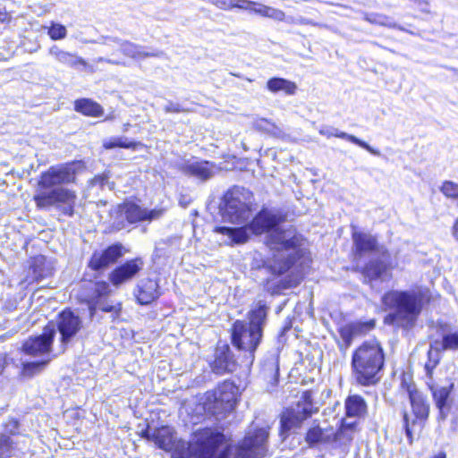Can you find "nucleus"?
I'll list each match as a JSON object with an SVG mask.
<instances>
[{
	"label": "nucleus",
	"mask_w": 458,
	"mask_h": 458,
	"mask_svg": "<svg viewBox=\"0 0 458 458\" xmlns=\"http://www.w3.org/2000/svg\"><path fill=\"white\" fill-rule=\"evenodd\" d=\"M103 146L106 149L114 148H133L135 143L126 137H114L105 140Z\"/></svg>",
	"instance_id": "obj_36"
},
{
	"label": "nucleus",
	"mask_w": 458,
	"mask_h": 458,
	"mask_svg": "<svg viewBox=\"0 0 458 458\" xmlns=\"http://www.w3.org/2000/svg\"><path fill=\"white\" fill-rule=\"evenodd\" d=\"M433 458H445V454L444 453H440L437 455L434 456Z\"/></svg>",
	"instance_id": "obj_57"
},
{
	"label": "nucleus",
	"mask_w": 458,
	"mask_h": 458,
	"mask_svg": "<svg viewBox=\"0 0 458 458\" xmlns=\"http://www.w3.org/2000/svg\"><path fill=\"white\" fill-rule=\"evenodd\" d=\"M13 442L9 436H0V458H7L12 455Z\"/></svg>",
	"instance_id": "obj_39"
},
{
	"label": "nucleus",
	"mask_w": 458,
	"mask_h": 458,
	"mask_svg": "<svg viewBox=\"0 0 458 458\" xmlns=\"http://www.w3.org/2000/svg\"><path fill=\"white\" fill-rule=\"evenodd\" d=\"M453 236L458 241V218L455 220L453 225Z\"/></svg>",
	"instance_id": "obj_54"
},
{
	"label": "nucleus",
	"mask_w": 458,
	"mask_h": 458,
	"mask_svg": "<svg viewBox=\"0 0 458 458\" xmlns=\"http://www.w3.org/2000/svg\"><path fill=\"white\" fill-rule=\"evenodd\" d=\"M90 185L92 187L98 186L99 188L103 189L106 186H108L109 189V178L106 174L102 175H97L90 181Z\"/></svg>",
	"instance_id": "obj_43"
},
{
	"label": "nucleus",
	"mask_w": 458,
	"mask_h": 458,
	"mask_svg": "<svg viewBox=\"0 0 458 458\" xmlns=\"http://www.w3.org/2000/svg\"><path fill=\"white\" fill-rule=\"evenodd\" d=\"M268 431L259 428L247 435L236 448L234 458H262L267 451Z\"/></svg>",
	"instance_id": "obj_11"
},
{
	"label": "nucleus",
	"mask_w": 458,
	"mask_h": 458,
	"mask_svg": "<svg viewBox=\"0 0 458 458\" xmlns=\"http://www.w3.org/2000/svg\"><path fill=\"white\" fill-rule=\"evenodd\" d=\"M74 108L84 115L99 117L103 114L102 106L89 98H81L75 101Z\"/></svg>",
	"instance_id": "obj_29"
},
{
	"label": "nucleus",
	"mask_w": 458,
	"mask_h": 458,
	"mask_svg": "<svg viewBox=\"0 0 458 458\" xmlns=\"http://www.w3.org/2000/svg\"><path fill=\"white\" fill-rule=\"evenodd\" d=\"M138 301L142 305L151 303L158 297L157 284L153 280H146L139 284L138 293L136 294Z\"/></svg>",
	"instance_id": "obj_28"
},
{
	"label": "nucleus",
	"mask_w": 458,
	"mask_h": 458,
	"mask_svg": "<svg viewBox=\"0 0 458 458\" xmlns=\"http://www.w3.org/2000/svg\"><path fill=\"white\" fill-rule=\"evenodd\" d=\"M420 420L414 417L413 413L409 414L407 411L403 412V424L405 430L406 437L410 444L413 441V432Z\"/></svg>",
	"instance_id": "obj_34"
},
{
	"label": "nucleus",
	"mask_w": 458,
	"mask_h": 458,
	"mask_svg": "<svg viewBox=\"0 0 458 458\" xmlns=\"http://www.w3.org/2000/svg\"><path fill=\"white\" fill-rule=\"evenodd\" d=\"M365 283L371 284L375 280L382 282L391 278L386 264L379 259H371L362 269Z\"/></svg>",
	"instance_id": "obj_20"
},
{
	"label": "nucleus",
	"mask_w": 458,
	"mask_h": 458,
	"mask_svg": "<svg viewBox=\"0 0 458 458\" xmlns=\"http://www.w3.org/2000/svg\"><path fill=\"white\" fill-rule=\"evenodd\" d=\"M357 420L348 421L347 419L343 420L342 425L337 431H334L332 437V446L334 448L345 449L352 441L356 433Z\"/></svg>",
	"instance_id": "obj_18"
},
{
	"label": "nucleus",
	"mask_w": 458,
	"mask_h": 458,
	"mask_svg": "<svg viewBox=\"0 0 458 458\" xmlns=\"http://www.w3.org/2000/svg\"><path fill=\"white\" fill-rule=\"evenodd\" d=\"M256 5V3L250 0H233V9L238 8L241 10H249L251 12L252 6Z\"/></svg>",
	"instance_id": "obj_45"
},
{
	"label": "nucleus",
	"mask_w": 458,
	"mask_h": 458,
	"mask_svg": "<svg viewBox=\"0 0 458 458\" xmlns=\"http://www.w3.org/2000/svg\"><path fill=\"white\" fill-rule=\"evenodd\" d=\"M96 306L104 312L113 313L114 318L118 317L122 310L121 303L110 304L109 302L101 300L97 301Z\"/></svg>",
	"instance_id": "obj_41"
},
{
	"label": "nucleus",
	"mask_w": 458,
	"mask_h": 458,
	"mask_svg": "<svg viewBox=\"0 0 458 458\" xmlns=\"http://www.w3.org/2000/svg\"><path fill=\"white\" fill-rule=\"evenodd\" d=\"M13 428H16L18 427L17 421H13Z\"/></svg>",
	"instance_id": "obj_60"
},
{
	"label": "nucleus",
	"mask_w": 458,
	"mask_h": 458,
	"mask_svg": "<svg viewBox=\"0 0 458 458\" xmlns=\"http://www.w3.org/2000/svg\"><path fill=\"white\" fill-rule=\"evenodd\" d=\"M237 368V362L233 359L228 345L217 346L215 352V360L211 369L216 374L233 372Z\"/></svg>",
	"instance_id": "obj_16"
},
{
	"label": "nucleus",
	"mask_w": 458,
	"mask_h": 458,
	"mask_svg": "<svg viewBox=\"0 0 458 458\" xmlns=\"http://www.w3.org/2000/svg\"><path fill=\"white\" fill-rule=\"evenodd\" d=\"M224 200L225 221L242 224L249 219L252 202V193L249 190L239 186L233 187L225 193Z\"/></svg>",
	"instance_id": "obj_8"
},
{
	"label": "nucleus",
	"mask_w": 458,
	"mask_h": 458,
	"mask_svg": "<svg viewBox=\"0 0 458 458\" xmlns=\"http://www.w3.org/2000/svg\"><path fill=\"white\" fill-rule=\"evenodd\" d=\"M96 62L97 63L105 62V63H107V64H115V65L123 64V63H121L119 61H115V60L108 59V58H104V57L97 58Z\"/></svg>",
	"instance_id": "obj_52"
},
{
	"label": "nucleus",
	"mask_w": 458,
	"mask_h": 458,
	"mask_svg": "<svg viewBox=\"0 0 458 458\" xmlns=\"http://www.w3.org/2000/svg\"><path fill=\"white\" fill-rule=\"evenodd\" d=\"M55 335L54 325H48L44 328L43 334L38 336L30 337L22 344V351L28 355L41 357L38 361H27L22 363V373L31 377L41 372L51 361L50 356L52 344Z\"/></svg>",
	"instance_id": "obj_7"
},
{
	"label": "nucleus",
	"mask_w": 458,
	"mask_h": 458,
	"mask_svg": "<svg viewBox=\"0 0 458 458\" xmlns=\"http://www.w3.org/2000/svg\"><path fill=\"white\" fill-rule=\"evenodd\" d=\"M30 269L36 281H39L52 274V267L43 256L36 257L33 259Z\"/></svg>",
	"instance_id": "obj_32"
},
{
	"label": "nucleus",
	"mask_w": 458,
	"mask_h": 458,
	"mask_svg": "<svg viewBox=\"0 0 458 458\" xmlns=\"http://www.w3.org/2000/svg\"><path fill=\"white\" fill-rule=\"evenodd\" d=\"M317 411L318 409L313 407L310 394L303 393L301 401L282 413L280 420L281 434L287 435L291 430L300 428L303 421Z\"/></svg>",
	"instance_id": "obj_10"
},
{
	"label": "nucleus",
	"mask_w": 458,
	"mask_h": 458,
	"mask_svg": "<svg viewBox=\"0 0 458 458\" xmlns=\"http://www.w3.org/2000/svg\"><path fill=\"white\" fill-rule=\"evenodd\" d=\"M333 435V428H322L318 425H316L308 430L305 436V441L310 447H314L320 445H332Z\"/></svg>",
	"instance_id": "obj_24"
},
{
	"label": "nucleus",
	"mask_w": 458,
	"mask_h": 458,
	"mask_svg": "<svg viewBox=\"0 0 458 458\" xmlns=\"http://www.w3.org/2000/svg\"><path fill=\"white\" fill-rule=\"evenodd\" d=\"M268 18L273 19L276 21H283L285 19V13L280 9H276L274 7L269 8Z\"/></svg>",
	"instance_id": "obj_46"
},
{
	"label": "nucleus",
	"mask_w": 458,
	"mask_h": 458,
	"mask_svg": "<svg viewBox=\"0 0 458 458\" xmlns=\"http://www.w3.org/2000/svg\"><path fill=\"white\" fill-rule=\"evenodd\" d=\"M298 25H311L318 28H327V25L326 24L316 22L310 19L302 16L298 17Z\"/></svg>",
	"instance_id": "obj_49"
},
{
	"label": "nucleus",
	"mask_w": 458,
	"mask_h": 458,
	"mask_svg": "<svg viewBox=\"0 0 458 458\" xmlns=\"http://www.w3.org/2000/svg\"><path fill=\"white\" fill-rule=\"evenodd\" d=\"M374 325V321L366 323L356 322L341 327L339 333L344 342V348H348L355 337L361 335L373 328Z\"/></svg>",
	"instance_id": "obj_23"
},
{
	"label": "nucleus",
	"mask_w": 458,
	"mask_h": 458,
	"mask_svg": "<svg viewBox=\"0 0 458 458\" xmlns=\"http://www.w3.org/2000/svg\"><path fill=\"white\" fill-rule=\"evenodd\" d=\"M284 21H285L287 24H290V25H294V24L298 25V17L285 15V19Z\"/></svg>",
	"instance_id": "obj_53"
},
{
	"label": "nucleus",
	"mask_w": 458,
	"mask_h": 458,
	"mask_svg": "<svg viewBox=\"0 0 458 458\" xmlns=\"http://www.w3.org/2000/svg\"><path fill=\"white\" fill-rule=\"evenodd\" d=\"M180 204H181L182 206H184V207H185V206L187 205V202H183V199H180Z\"/></svg>",
	"instance_id": "obj_59"
},
{
	"label": "nucleus",
	"mask_w": 458,
	"mask_h": 458,
	"mask_svg": "<svg viewBox=\"0 0 458 458\" xmlns=\"http://www.w3.org/2000/svg\"><path fill=\"white\" fill-rule=\"evenodd\" d=\"M363 19L366 21L375 25L385 26L389 28L396 27V23L394 22V21L391 17L383 13H363Z\"/></svg>",
	"instance_id": "obj_33"
},
{
	"label": "nucleus",
	"mask_w": 458,
	"mask_h": 458,
	"mask_svg": "<svg viewBox=\"0 0 458 458\" xmlns=\"http://www.w3.org/2000/svg\"><path fill=\"white\" fill-rule=\"evenodd\" d=\"M268 308L259 301L249 313V323L236 320L232 328V343L238 350L246 352L248 363L254 360V352L261 342Z\"/></svg>",
	"instance_id": "obj_5"
},
{
	"label": "nucleus",
	"mask_w": 458,
	"mask_h": 458,
	"mask_svg": "<svg viewBox=\"0 0 458 458\" xmlns=\"http://www.w3.org/2000/svg\"><path fill=\"white\" fill-rule=\"evenodd\" d=\"M123 212L124 213L125 218L128 222L133 224L147 219H157L162 216L163 209H153L148 211L146 209H142L138 205L129 203L124 206Z\"/></svg>",
	"instance_id": "obj_21"
},
{
	"label": "nucleus",
	"mask_w": 458,
	"mask_h": 458,
	"mask_svg": "<svg viewBox=\"0 0 458 458\" xmlns=\"http://www.w3.org/2000/svg\"><path fill=\"white\" fill-rule=\"evenodd\" d=\"M75 180L74 164L51 166L40 175L37 193L33 199L38 209L59 208L63 214L72 216L77 200L75 191L62 187Z\"/></svg>",
	"instance_id": "obj_3"
},
{
	"label": "nucleus",
	"mask_w": 458,
	"mask_h": 458,
	"mask_svg": "<svg viewBox=\"0 0 458 458\" xmlns=\"http://www.w3.org/2000/svg\"><path fill=\"white\" fill-rule=\"evenodd\" d=\"M267 88L269 91L276 93L284 92L286 95H294L297 90V85L284 78H271L267 82Z\"/></svg>",
	"instance_id": "obj_30"
},
{
	"label": "nucleus",
	"mask_w": 458,
	"mask_h": 458,
	"mask_svg": "<svg viewBox=\"0 0 458 458\" xmlns=\"http://www.w3.org/2000/svg\"><path fill=\"white\" fill-rule=\"evenodd\" d=\"M442 193L449 198V199H458V184L451 182L445 181L441 186Z\"/></svg>",
	"instance_id": "obj_42"
},
{
	"label": "nucleus",
	"mask_w": 458,
	"mask_h": 458,
	"mask_svg": "<svg viewBox=\"0 0 458 458\" xmlns=\"http://www.w3.org/2000/svg\"><path fill=\"white\" fill-rule=\"evenodd\" d=\"M47 33L51 39L60 40L66 37L67 30L64 25L53 22L49 27Z\"/></svg>",
	"instance_id": "obj_40"
},
{
	"label": "nucleus",
	"mask_w": 458,
	"mask_h": 458,
	"mask_svg": "<svg viewBox=\"0 0 458 458\" xmlns=\"http://www.w3.org/2000/svg\"><path fill=\"white\" fill-rule=\"evenodd\" d=\"M109 289V285L106 282H99L96 284V292L99 295H105Z\"/></svg>",
	"instance_id": "obj_50"
},
{
	"label": "nucleus",
	"mask_w": 458,
	"mask_h": 458,
	"mask_svg": "<svg viewBox=\"0 0 458 458\" xmlns=\"http://www.w3.org/2000/svg\"><path fill=\"white\" fill-rule=\"evenodd\" d=\"M352 240L357 256L374 251L384 255L386 252L385 249L378 245L377 238L370 233L355 231L352 233Z\"/></svg>",
	"instance_id": "obj_17"
},
{
	"label": "nucleus",
	"mask_w": 458,
	"mask_h": 458,
	"mask_svg": "<svg viewBox=\"0 0 458 458\" xmlns=\"http://www.w3.org/2000/svg\"><path fill=\"white\" fill-rule=\"evenodd\" d=\"M269 8H270V6L256 3V5H254V7L251 9V12H253L254 13L259 14L262 17L268 18Z\"/></svg>",
	"instance_id": "obj_47"
},
{
	"label": "nucleus",
	"mask_w": 458,
	"mask_h": 458,
	"mask_svg": "<svg viewBox=\"0 0 458 458\" xmlns=\"http://www.w3.org/2000/svg\"><path fill=\"white\" fill-rule=\"evenodd\" d=\"M440 347L435 345L434 344H430V348L428 352V360L425 364V369L427 371L428 376H431L433 369L437 367L440 360L439 354Z\"/></svg>",
	"instance_id": "obj_35"
},
{
	"label": "nucleus",
	"mask_w": 458,
	"mask_h": 458,
	"mask_svg": "<svg viewBox=\"0 0 458 458\" xmlns=\"http://www.w3.org/2000/svg\"><path fill=\"white\" fill-rule=\"evenodd\" d=\"M89 310H90V315L93 316L95 313V310H96V307L90 306Z\"/></svg>",
	"instance_id": "obj_58"
},
{
	"label": "nucleus",
	"mask_w": 458,
	"mask_h": 458,
	"mask_svg": "<svg viewBox=\"0 0 458 458\" xmlns=\"http://www.w3.org/2000/svg\"><path fill=\"white\" fill-rule=\"evenodd\" d=\"M48 53L58 63L69 66L71 68H77L79 65L87 67V62L75 54L64 51L57 46H53L49 48Z\"/></svg>",
	"instance_id": "obj_26"
},
{
	"label": "nucleus",
	"mask_w": 458,
	"mask_h": 458,
	"mask_svg": "<svg viewBox=\"0 0 458 458\" xmlns=\"http://www.w3.org/2000/svg\"><path fill=\"white\" fill-rule=\"evenodd\" d=\"M10 19H11L10 16L6 13H0V21L8 22L10 21Z\"/></svg>",
	"instance_id": "obj_55"
},
{
	"label": "nucleus",
	"mask_w": 458,
	"mask_h": 458,
	"mask_svg": "<svg viewBox=\"0 0 458 458\" xmlns=\"http://www.w3.org/2000/svg\"><path fill=\"white\" fill-rule=\"evenodd\" d=\"M453 387L454 384H450L446 386L430 387L436 405L439 410L440 420H445L449 413L451 408V401L449 397Z\"/></svg>",
	"instance_id": "obj_22"
},
{
	"label": "nucleus",
	"mask_w": 458,
	"mask_h": 458,
	"mask_svg": "<svg viewBox=\"0 0 458 458\" xmlns=\"http://www.w3.org/2000/svg\"><path fill=\"white\" fill-rule=\"evenodd\" d=\"M276 366V374H275V382H277V377H278V367L277 365H275Z\"/></svg>",
	"instance_id": "obj_56"
},
{
	"label": "nucleus",
	"mask_w": 458,
	"mask_h": 458,
	"mask_svg": "<svg viewBox=\"0 0 458 458\" xmlns=\"http://www.w3.org/2000/svg\"><path fill=\"white\" fill-rule=\"evenodd\" d=\"M153 437L156 444L165 451H174V458H228L226 437L217 428H204L196 430L190 442L177 441L173 428L162 427Z\"/></svg>",
	"instance_id": "obj_2"
},
{
	"label": "nucleus",
	"mask_w": 458,
	"mask_h": 458,
	"mask_svg": "<svg viewBox=\"0 0 458 458\" xmlns=\"http://www.w3.org/2000/svg\"><path fill=\"white\" fill-rule=\"evenodd\" d=\"M345 410L348 418L360 417L366 411V403L362 397L352 395L346 399Z\"/></svg>",
	"instance_id": "obj_31"
},
{
	"label": "nucleus",
	"mask_w": 458,
	"mask_h": 458,
	"mask_svg": "<svg viewBox=\"0 0 458 458\" xmlns=\"http://www.w3.org/2000/svg\"><path fill=\"white\" fill-rule=\"evenodd\" d=\"M382 304L393 310L385 318L386 323L411 329L421 313L423 294L420 290H392L382 296Z\"/></svg>",
	"instance_id": "obj_4"
},
{
	"label": "nucleus",
	"mask_w": 458,
	"mask_h": 458,
	"mask_svg": "<svg viewBox=\"0 0 458 458\" xmlns=\"http://www.w3.org/2000/svg\"><path fill=\"white\" fill-rule=\"evenodd\" d=\"M115 43L119 46L121 52L125 55L134 60H141L148 57H160L163 55L162 51H148L146 47L125 41L118 38H107L104 44L111 46Z\"/></svg>",
	"instance_id": "obj_13"
},
{
	"label": "nucleus",
	"mask_w": 458,
	"mask_h": 458,
	"mask_svg": "<svg viewBox=\"0 0 458 458\" xmlns=\"http://www.w3.org/2000/svg\"><path fill=\"white\" fill-rule=\"evenodd\" d=\"M57 328L61 335V342L68 344L82 328L81 318L70 310H64L59 314Z\"/></svg>",
	"instance_id": "obj_12"
},
{
	"label": "nucleus",
	"mask_w": 458,
	"mask_h": 458,
	"mask_svg": "<svg viewBox=\"0 0 458 458\" xmlns=\"http://www.w3.org/2000/svg\"><path fill=\"white\" fill-rule=\"evenodd\" d=\"M341 6H342L343 8H344V9H349V8H350V7H349V6H347V5H341Z\"/></svg>",
	"instance_id": "obj_62"
},
{
	"label": "nucleus",
	"mask_w": 458,
	"mask_h": 458,
	"mask_svg": "<svg viewBox=\"0 0 458 458\" xmlns=\"http://www.w3.org/2000/svg\"><path fill=\"white\" fill-rule=\"evenodd\" d=\"M232 75L235 76V77H238V78H242V76L240 74H237V73H233L231 72Z\"/></svg>",
	"instance_id": "obj_61"
},
{
	"label": "nucleus",
	"mask_w": 458,
	"mask_h": 458,
	"mask_svg": "<svg viewBox=\"0 0 458 458\" xmlns=\"http://www.w3.org/2000/svg\"><path fill=\"white\" fill-rule=\"evenodd\" d=\"M181 171L184 174L194 176L202 181H207L214 175L213 170L209 166V163L207 161H196L184 164L182 166Z\"/></svg>",
	"instance_id": "obj_27"
},
{
	"label": "nucleus",
	"mask_w": 458,
	"mask_h": 458,
	"mask_svg": "<svg viewBox=\"0 0 458 458\" xmlns=\"http://www.w3.org/2000/svg\"><path fill=\"white\" fill-rule=\"evenodd\" d=\"M407 393L414 417L426 420L429 414V404L426 397L414 386H408Z\"/></svg>",
	"instance_id": "obj_19"
},
{
	"label": "nucleus",
	"mask_w": 458,
	"mask_h": 458,
	"mask_svg": "<svg viewBox=\"0 0 458 458\" xmlns=\"http://www.w3.org/2000/svg\"><path fill=\"white\" fill-rule=\"evenodd\" d=\"M7 365V357L5 353L0 352V375L3 374Z\"/></svg>",
	"instance_id": "obj_51"
},
{
	"label": "nucleus",
	"mask_w": 458,
	"mask_h": 458,
	"mask_svg": "<svg viewBox=\"0 0 458 458\" xmlns=\"http://www.w3.org/2000/svg\"><path fill=\"white\" fill-rule=\"evenodd\" d=\"M280 222V216L263 208L249 225L236 228L220 226L216 232L227 236L231 240V245L247 242L250 233L262 234L269 232L266 244L272 252L269 264L271 271L282 275L294 267L298 272H301L311 261L306 241L293 228L277 227Z\"/></svg>",
	"instance_id": "obj_1"
},
{
	"label": "nucleus",
	"mask_w": 458,
	"mask_h": 458,
	"mask_svg": "<svg viewBox=\"0 0 458 458\" xmlns=\"http://www.w3.org/2000/svg\"><path fill=\"white\" fill-rule=\"evenodd\" d=\"M385 354L377 341H368L360 345L352 356V374L361 386H372L380 379L379 372L384 367Z\"/></svg>",
	"instance_id": "obj_6"
},
{
	"label": "nucleus",
	"mask_w": 458,
	"mask_h": 458,
	"mask_svg": "<svg viewBox=\"0 0 458 458\" xmlns=\"http://www.w3.org/2000/svg\"><path fill=\"white\" fill-rule=\"evenodd\" d=\"M253 124L256 129L267 133L276 135L280 132L279 128L274 123L265 118L255 120Z\"/></svg>",
	"instance_id": "obj_38"
},
{
	"label": "nucleus",
	"mask_w": 458,
	"mask_h": 458,
	"mask_svg": "<svg viewBox=\"0 0 458 458\" xmlns=\"http://www.w3.org/2000/svg\"><path fill=\"white\" fill-rule=\"evenodd\" d=\"M123 256V246L114 244L103 251H96L90 258L89 267L96 271L106 268L111 264L115 263Z\"/></svg>",
	"instance_id": "obj_15"
},
{
	"label": "nucleus",
	"mask_w": 458,
	"mask_h": 458,
	"mask_svg": "<svg viewBox=\"0 0 458 458\" xmlns=\"http://www.w3.org/2000/svg\"><path fill=\"white\" fill-rule=\"evenodd\" d=\"M319 133L321 135H323V136H326L327 138L337 137V138H341V139H344V140H347L351 141L352 143H354V144L360 146V148L368 150L370 154H372L374 156H379L380 155L379 150L373 148L367 142L358 139L354 135L348 134V133H346L344 131H339L336 128H334V127H323V128H321L319 130Z\"/></svg>",
	"instance_id": "obj_25"
},
{
	"label": "nucleus",
	"mask_w": 458,
	"mask_h": 458,
	"mask_svg": "<svg viewBox=\"0 0 458 458\" xmlns=\"http://www.w3.org/2000/svg\"><path fill=\"white\" fill-rule=\"evenodd\" d=\"M165 113H183L186 110L179 104L169 101L164 107Z\"/></svg>",
	"instance_id": "obj_48"
},
{
	"label": "nucleus",
	"mask_w": 458,
	"mask_h": 458,
	"mask_svg": "<svg viewBox=\"0 0 458 458\" xmlns=\"http://www.w3.org/2000/svg\"><path fill=\"white\" fill-rule=\"evenodd\" d=\"M220 10L230 11L233 9V0H207Z\"/></svg>",
	"instance_id": "obj_44"
},
{
	"label": "nucleus",
	"mask_w": 458,
	"mask_h": 458,
	"mask_svg": "<svg viewBox=\"0 0 458 458\" xmlns=\"http://www.w3.org/2000/svg\"><path fill=\"white\" fill-rule=\"evenodd\" d=\"M435 345H440L442 350H458V330L454 333L446 334L443 336L442 343L434 342Z\"/></svg>",
	"instance_id": "obj_37"
},
{
	"label": "nucleus",
	"mask_w": 458,
	"mask_h": 458,
	"mask_svg": "<svg viewBox=\"0 0 458 458\" xmlns=\"http://www.w3.org/2000/svg\"><path fill=\"white\" fill-rule=\"evenodd\" d=\"M144 262L140 258L126 261L117 267L109 275V280L114 286H119L131 280L142 268Z\"/></svg>",
	"instance_id": "obj_14"
},
{
	"label": "nucleus",
	"mask_w": 458,
	"mask_h": 458,
	"mask_svg": "<svg viewBox=\"0 0 458 458\" xmlns=\"http://www.w3.org/2000/svg\"><path fill=\"white\" fill-rule=\"evenodd\" d=\"M238 394V386L233 382L225 380L215 390L206 393L204 407L216 415L231 411L236 404Z\"/></svg>",
	"instance_id": "obj_9"
}]
</instances>
